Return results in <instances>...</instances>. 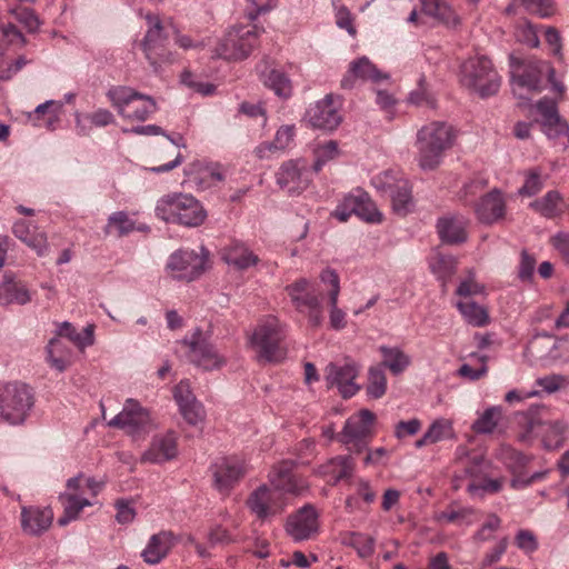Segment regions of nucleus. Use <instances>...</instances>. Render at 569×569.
Returning a JSON list of instances; mask_svg holds the SVG:
<instances>
[{
  "label": "nucleus",
  "mask_w": 569,
  "mask_h": 569,
  "mask_svg": "<svg viewBox=\"0 0 569 569\" xmlns=\"http://www.w3.org/2000/svg\"><path fill=\"white\" fill-rule=\"evenodd\" d=\"M293 137H295V127L293 126L280 127L277 130L276 137L272 141L273 149H276V151L284 150L292 142Z\"/></svg>",
  "instance_id": "69168bd1"
},
{
  "label": "nucleus",
  "mask_w": 569,
  "mask_h": 569,
  "mask_svg": "<svg viewBox=\"0 0 569 569\" xmlns=\"http://www.w3.org/2000/svg\"><path fill=\"white\" fill-rule=\"evenodd\" d=\"M30 300L31 297L26 286L14 281L13 277L6 274L3 281L0 283V305H26Z\"/></svg>",
  "instance_id": "72a5a7b5"
},
{
  "label": "nucleus",
  "mask_w": 569,
  "mask_h": 569,
  "mask_svg": "<svg viewBox=\"0 0 569 569\" xmlns=\"http://www.w3.org/2000/svg\"><path fill=\"white\" fill-rule=\"evenodd\" d=\"M542 188V181L540 178V172L537 170H531L523 183V186L519 189V193L522 196H535L537 194Z\"/></svg>",
  "instance_id": "338daca9"
},
{
  "label": "nucleus",
  "mask_w": 569,
  "mask_h": 569,
  "mask_svg": "<svg viewBox=\"0 0 569 569\" xmlns=\"http://www.w3.org/2000/svg\"><path fill=\"white\" fill-rule=\"evenodd\" d=\"M530 349L532 352L537 353L540 359L547 361H557L561 358V355L558 352L559 342L551 335H537L530 342Z\"/></svg>",
  "instance_id": "e433bc0d"
},
{
  "label": "nucleus",
  "mask_w": 569,
  "mask_h": 569,
  "mask_svg": "<svg viewBox=\"0 0 569 569\" xmlns=\"http://www.w3.org/2000/svg\"><path fill=\"white\" fill-rule=\"evenodd\" d=\"M452 126L443 121H432L417 132L416 147L418 164L422 170H433L441 163L442 157L455 142Z\"/></svg>",
  "instance_id": "f257e3e1"
},
{
  "label": "nucleus",
  "mask_w": 569,
  "mask_h": 569,
  "mask_svg": "<svg viewBox=\"0 0 569 569\" xmlns=\"http://www.w3.org/2000/svg\"><path fill=\"white\" fill-rule=\"evenodd\" d=\"M382 362L379 367L388 368L391 373L399 375L410 365V358L397 347L381 346Z\"/></svg>",
  "instance_id": "58836bf2"
},
{
  "label": "nucleus",
  "mask_w": 569,
  "mask_h": 569,
  "mask_svg": "<svg viewBox=\"0 0 569 569\" xmlns=\"http://www.w3.org/2000/svg\"><path fill=\"white\" fill-rule=\"evenodd\" d=\"M167 267L174 278L192 281L203 272L204 257L194 251L179 250L170 256Z\"/></svg>",
  "instance_id": "4be33fe9"
},
{
  "label": "nucleus",
  "mask_w": 569,
  "mask_h": 569,
  "mask_svg": "<svg viewBox=\"0 0 569 569\" xmlns=\"http://www.w3.org/2000/svg\"><path fill=\"white\" fill-rule=\"evenodd\" d=\"M461 84L481 98L496 94L501 86V78L491 60L486 56L467 59L460 68Z\"/></svg>",
  "instance_id": "39448f33"
},
{
  "label": "nucleus",
  "mask_w": 569,
  "mask_h": 569,
  "mask_svg": "<svg viewBox=\"0 0 569 569\" xmlns=\"http://www.w3.org/2000/svg\"><path fill=\"white\" fill-rule=\"evenodd\" d=\"M287 505L284 496L267 485L256 488L246 501L248 509L260 521L269 520L282 513Z\"/></svg>",
  "instance_id": "4468645a"
},
{
  "label": "nucleus",
  "mask_w": 569,
  "mask_h": 569,
  "mask_svg": "<svg viewBox=\"0 0 569 569\" xmlns=\"http://www.w3.org/2000/svg\"><path fill=\"white\" fill-rule=\"evenodd\" d=\"M500 523L501 520L497 515H490L487 521L475 533L473 540L477 542H485L490 540L492 538L493 532L500 528Z\"/></svg>",
  "instance_id": "13d9d810"
},
{
  "label": "nucleus",
  "mask_w": 569,
  "mask_h": 569,
  "mask_svg": "<svg viewBox=\"0 0 569 569\" xmlns=\"http://www.w3.org/2000/svg\"><path fill=\"white\" fill-rule=\"evenodd\" d=\"M342 543L356 549L358 556L366 559L373 555L376 540L362 532H347L342 537Z\"/></svg>",
  "instance_id": "79ce46f5"
},
{
  "label": "nucleus",
  "mask_w": 569,
  "mask_h": 569,
  "mask_svg": "<svg viewBox=\"0 0 569 569\" xmlns=\"http://www.w3.org/2000/svg\"><path fill=\"white\" fill-rule=\"evenodd\" d=\"M521 6L540 18H549L555 14L556 7L552 0H521Z\"/></svg>",
  "instance_id": "864d4df0"
},
{
  "label": "nucleus",
  "mask_w": 569,
  "mask_h": 569,
  "mask_svg": "<svg viewBox=\"0 0 569 569\" xmlns=\"http://www.w3.org/2000/svg\"><path fill=\"white\" fill-rule=\"evenodd\" d=\"M501 419V409L499 407H491L472 423V430L476 433H491Z\"/></svg>",
  "instance_id": "a18cd8bd"
},
{
  "label": "nucleus",
  "mask_w": 569,
  "mask_h": 569,
  "mask_svg": "<svg viewBox=\"0 0 569 569\" xmlns=\"http://www.w3.org/2000/svg\"><path fill=\"white\" fill-rule=\"evenodd\" d=\"M108 426L121 429L133 438H140L154 428L149 411L133 399L126 401L123 409L108 422Z\"/></svg>",
  "instance_id": "9b49d317"
},
{
  "label": "nucleus",
  "mask_w": 569,
  "mask_h": 569,
  "mask_svg": "<svg viewBox=\"0 0 569 569\" xmlns=\"http://www.w3.org/2000/svg\"><path fill=\"white\" fill-rule=\"evenodd\" d=\"M179 409L184 420L192 426L203 421L206 416L203 406L196 398L179 406Z\"/></svg>",
  "instance_id": "3c124183"
},
{
  "label": "nucleus",
  "mask_w": 569,
  "mask_h": 569,
  "mask_svg": "<svg viewBox=\"0 0 569 569\" xmlns=\"http://www.w3.org/2000/svg\"><path fill=\"white\" fill-rule=\"evenodd\" d=\"M174 542L176 538L171 531L162 530L152 535L141 552L143 561L148 565L159 563L168 556Z\"/></svg>",
  "instance_id": "bb28decb"
},
{
  "label": "nucleus",
  "mask_w": 569,
  "mask_h": 569,
  "mask_svg": "<svg viewBox=\"0 0 569 569\" xmlns=\"http://www.w3.org/2000/svg\"><path fill=\"white\" fill-rule=\"evenodd\" d=\"M566 425L562 421L530 420L525 432L519 435L520 441L527 442L535 437H541L547 450L559 449L565 441Z\"/></svg>",
  "instance_id": "a211bd4d"
},
{
  "label": "nucleus",
  "mask_w": 569,
  "mask_h": 569,
  "mask_svg": "<svg viewBox=\"0 0 569 569\" xmlns=\"http://www.w3.org/2000/svg\"><path fill=\"white\" fill-rule=\"evenodd\" d=\"M213 487L224 496L244 478L248 465L243 458L227 456L218 458L210 467Z\"/></svg>",
  "instance_id": "f8f14e48"
},
{
  "label": "nucleus",
  "mask_w": 569,
  "mask_h": 569,
  "mask_svg": "<svg viewBox=\"0 0 569 569\" xmlns=\"http://www.w3.org/2000/svg\"><path fill=\"white\" fill-rule=\"evenodd\" d=\"M540 123L542 131L550 139H555L569 133V126L565 120L561 119V117L541 119Z\"/></svg>",
  "instance_id": "5fc2aeb1"
},
{
  "label": "nucleus",
  "mask_w": 569,
  "mask_h": 569,
  "mask_svg": "<svg viewBox=\"0 0 569 569\" xmlns=\"http://www.w3.org/2000/svg\"><path fill=\"white\" fill-rule=\"evenodd\" d=\"M353 469L355 462L350 456H338L322 465L319 471L328 478L329 483L336 485L342 479L350 478Z\"/></svg>",
  "instance_id": "7c9ffc66"
},
{
  "label": "nucleus",
  "mask_w": 569,
  "mask_h": 569,
  "mask_svg": "<svg viewBox=\"0 0 569 569\" xmlns=\"http://www.w3.org/2000/svg\"><path fill=\"white\" fill-rule=\"evenodd\" d=\"M94 326L88 325L81 333L77 332L76 328L68 321L62 322L57 331L59 337H66L72 341L76 346L83 349L94 342Z\"/></svg>",
  "instance_id": "a19ab883"
},
{
  "label": "nucleus",
  "mask_w": 569,
  "mask_h": 569,
  "mask_svg": "<svg viewBox=\"0 0 569 569\" xmlns=\"http://www.w3.org/2000/svg\"><path fill=\"white\" fill-rule=\"evenodd\" d=\"M149 29L142 40V50L154 72H160L164 66L174 61L173 53L168 50V34L164 32L160 19L147 16Z\"/></svg>",
  "instance_id": "6e6552de"
},
{
  "label": "nucleus",
  "mask_w": 569,
  "mask_h": 569,
  "mask_svg": "<svg viewBox=\"0 0 569 569\" xmlns=\"http://www.w3.org/2000/svg\"><path fill=\"white\" fill-rule=\"evenodd\" d=\"M154 210L161 220L186 227L201 226L207 218L201 202L193 196L181 192L161 197Z\"/></svg>",
  "instance_id": "f03ea898"
},
{
  "label": "nucleus",
  "mask_w": 569,
  "mask_h": 569,
  "mask_svg": "<svg viewBox=\"0 0 569 569\" xmlns=\"http://www.w3.org/2000/svg\"><path fill=\"white\" fill-rule=\"evenodd\" d=\"M339 107V97L329 93L322 100L309 107L306 112V120L313 128L335 130L342 120Z\"/></svg>",
  "instance_id": "2eb2a0df"
},
{
  "label": "nucleus",
  "mask_w": 569,
  "mask_h": 569,
  "mask_svg": "<svg viewBox=\"0 0 569 569\" xmlns=\"http://www.w3.org/2000/svg\"><path fill=\"white\" fill-rule=\"evenodd\" d=\"M339 149L338 143L333 140H330L323 144H319L315 149V163L312 166L313 171L319 172L322 167L330 160H333L338 157Z\"/></svg>",
  "instance_id": "09e8293b"
},
{
  "label": "nucleus",
  "mask_w": 569,
  "mask_h": 569,
  "mask_svg": "<svg viewBox=\"0 0 569 569\" xmlns=\"http://www.w3.org/2000/svg\"><path fill=\"white\" fill-rule=\"evenodd\" d=\"M562 198L556 190L548 191L542 198L531 202V207L545 218H556L561 214Z\"/></svg>",
  "instance_id": "37998d69"
},
{
  "label": "nucleus",
  "mask_w": 569,
  "mask_h": 569,
  "mask_svg": "<svg viewBox=\"0 0 569 569\" xmlns=\"http://www.w3.org/2000/svg\"><path fill=\"white\" fill-rule=\"evenodd\" d=\"M178 455L177 437L174 432L157 435L152 438L149 448L142 453V463L160 465L174 459Z\"/></svg>",
  "instance_id": "5701e85b"
},
{
  "label": "nucleus",
  "mask_w": 569,
  "mask_h": 569,
  "mask_svg": "<svg viewBox=\"0 0 569 569\" xmlns=\"http://www.w3.org/2000/svg\"><path fill=\"white\" fill-rule=\"evenodd\" d=\"M378 189L386 191L390 199L392 210L400 217L407 216L413 208L411 186L408 180L398 177L392 171H386L373 180Z\"/></svg>",
  "instance_id": "ddd939ff"
},
{
  "label": "nucleus",
  "mask_w": 569,
  "mask_h": 569,
  "mask_svg": "<svg viewBox=\"0 0 569 569\" xmlns=\"http://www.w3.org/2000/svg\"><path fill=\"white\" fill-rule=\"evenodd\" d=\"M515 542L526 553H532L538 549V541L533 532L521 529L517 532Z\"/></svg>",
  "instance_id": "e2e57ef3"
},
{
  "label": "nucleus",
  "mask_w": 569,
  "mask_h": 569,
  "mask_svg": "<svg viewBox=\"0 0 569 569\" xmlns=\"http://www.w3.org/2000/svg\"><path fill=\"white\" fill-rule=\"evenodd\" d=\"M429 266L438 278L446 280L456 271L457 260L452 256L438 252L431 258Z\"/></svg>",
  "instance_id": "49530a36"
},
{
  "label": "nucleus",
  "mask_w": 569,
  "mask_h": 569,
  "mask_svg": "<svg viewBox=\"0 0 569 569\" xmlns=\"http://www.w3.org/2000/svg\"><path fill=\"white\" fill-rule=\"evenodd\" d=\"M421 11L447 26H457L459 19L455 11L442 0H420Z\"/></svg>",
  "instance_id": "c9c22d12"
},
{
  "label": "nucleus",
  "mask_w": 569,
  "mask_h": 569,
  "mask_svg": "<svg viewBox=\"0 0 569 569\" xmlns=\"http://www.w3.org/2000/svg\"><path fill=\"white\" fill-rule=\"evenodd\" d=\"M388 78V74L380 72L367 57H361L350 63L347 74L341 79V87L351 89L357 79L379 82Z\"/></svg>",
  "instance_id": "393cba45"
},
{
  "label": "nucleus",
  "mask_w": 569,
  "mask_h": 569,
  "mask_svg": "<svg viewBox=\"0 0 569 569\" xmlns=\"http://www.w3.org/2000/svg\"><path fill=\"white\" fill-rule=\"evenodd\" d=\"M13 16L29 32H34L40 26L39 18L33 10L29 8H20L14 10Z\"/></svg>",
  "instance_id": "bf43d9fd"
},
{
  "label": "nucleus",
  "mask_w": 569,
  "mask_h": 569,
  "mask_svg": "<svg viewBox=\"0 0 569 569\" xmlns=\"http://www.w3.org/2000/svg\"><path fill=\"white\" fill-rule=\"evenodd\" d=\"M550 243L561 258L569 263V232L560 231L550 239Z\"/></svg>",
  "instance_id": "774afa93"
},
{
  "label": "nucleus",
  "mask_w": 569,
  "mask_h": 569,
  "mask_svg": "<svg viewBox=\"0 0 569 569\" xmlns=\"http://www.w3.org/2000/svg\"><path fill=\"white\" fill-rule=\"evenodd\" d=\"M295 462L283 460L272 467L269 472V481L272 489L284 495L300 496L308 489V483L293 473Z\"/></svg>",
  "instance_id": "aec40b11"
},
{
  "label": "nucleus",
  "mask_w": 569,
  "mask_h": 569,
  "mask_svg": "<svg viewBox=\"0 0 569 569\" xmlns=\"http://www.w3.org/2000/svg\"><path fill=\"white\" fill-rule=\"evenodd\" d=\"M284 339V325L278 318L269 316L254 328L250 345L260 361L280 362L287 356V349L282 346Z\"/></svg>",
  "instance_id": "20e7f679"
},
{
  "label": "nucleus",
  "mask_w": 569,
  "mask_h": 569,
  "mask_svg": "<svg viewBox=\"0 0 569 569\" xmlns=\"http://www.w3.org/2000/svg\"><path fill=\"white\" fill-rule=\"evenodd\" d=\"M518 277L521 281H530L536 268V259L527 250L521 251Z\"/></svg>",
  "instance_id": "0e129e2a"
},
{
  "label": "nucleus",
  "mask_w": 569,
  "mask_h": 569,
  "mask_svg": "<svg viewBox=\"0 0 569 569\" xmlns=\"http://www.w3.org/2000/svg\"><path fill=\"white\" fill-rule=\"evenodd\" d=\"M437 231L441 241L449 244H458L467 240L466 222L455 216L440 218L437 222Z\"/></svg>",
  "instance_id": "c85d7f7f"
},
{
  "label": "nucleus",
  "mask_w": 569,
  "mask_h": 569,
  "mask_svg": "<svg viewBox=\"0 0 569 569\" xmlns=\"http://www.w3.org/2000/svg\"><path fill=\"white\" fill-rule=\"evenodd\" d=\"M182 343L188 348L189 361L203 370L218 369L224 363L216 349L203 338L200 329H197L191 338L184 339Z\"/></svg>",
  "instance_id": "dca6fc26"
},
{
  "label": "nucleus",
  "mask_w": 569,
  "mask_h": 569,
  "mask_svg": "<svg viewBox=\"0 0 569 569\" xmlns=\"http://www.w3.org/2000/svg\"><path fill=\"white\" fill-rule=\"evenodd\" d=\"M134 229L136 223L129 214L124 211H117L109 217L104 232L106 234H110L114 230L118 237H123Z\"/></svg>",
  "instance_id": "c03bdc74"
},
{
  "label": "nucleus",
  "mask_w": 569,
  "mask_h": 569,
  "mask_svg": "<svg viewBox=\"0 0 569 569\" xmlns=\"http://www.w3.org/2000/svg\"><path fill=\"white\" fill-rule=\"evenodd\" d=\"M63 506V515L58 519L60 526H66L76 520L84 507L91 506V501L76 492H64L59 497Z\"/></svg>",
  "instance_id": "f704fd0d"
},
{
  "label": "nucleus",
  "mask_w": 569,
  "mask_h": 569,
  "mask_svg": "<svg viewBox=\"0 0 569 569\" xmlns=\"http://www.w3.org/2000/svg\"><path fill=\"white\" fill-rule=\"evenodd\" d=\"M34 403L32 389L24 382L0 381V418L11 425H20Z\"/></svg>",
  "instance_id": "423d86ee"
},
{
  "label": "nucleus",
  "mask_w": 569,
  "mask_h": 569,
  "mask_svg": "<svg viewBox=\"0 0 569 569\" xmlns=\"http://www.w3.org/2000/svg\"><path fill=\"white\" fill-rule=\"evenodd\" d=\"M222 259L239 270L248 269L259 261L258 257L240 242H232L226 247L222 250Z\"/></svg>",
  "instance_id": "2f4dec72"
},
{
  "label": "nucleus",
  "mask_w": 569,
  "mask_h": 569,
  "mask_svg": "<svg viewBox=\"0 0 569 569\" xmlns=\"http://www.w3.org/2000/svg\"><path fill=\"white\" fill-rule=\"evenodd\" d=\"M108 97L120 116L132 121H144L157 110L156 101L130 87H116Z\"/></svg>",
  "instance_id": "0eeeda50"
},
{
  "label": "nucleus",
  "mask_w": 569,
  "mask_h": 569,
  "mask_svg": "<svg viewBox=\"0 0 569 569\" xmlns=\"http://www.w3.org/2000/svg\"><path fill=\"white\" fill-rule=\"evenodd\" d=\"M286 291L299 312H305V307L312 302L315 303V299L318 298L311 282L306 278H300L291 284H288Z\"/></svg>",
  "instance_id": "473e14b6"
},
{
  "label": "nucleus",
  "mask_w": 569,
  "mask_h": 569,
  "mask_svg": "<svg viewBox=\"0 0 569 569\" xmlns=\"http://www.w3.org/2000/svg\"><path fill=\"white\" fill-rule=\"evenodd\" d=\"M516 37L518 41L531 48H537L540 43L537 30L529 21H525L517 27Z\"/></svg>",
  "instance_id": "6e6d98bb"
},
{
  "label": "nucleus",
  "mask_w": 569,
  "mask_h": 569,
  "mask_svg": "<svg viewBox=\"0 0 569 569\" xmlns=\"http://www.w3.org/2000/svg\"><path fill=\"white\" fill-rule=\"evenodd\" d=\"M456 293L463 300H471V297L485 293V286L469 277L459 283Z\"/></svg>",
  "instance_id": "4d7b16f0"
},
{
  "label": "nucleus",
  "mask_w": 569,
  "mask_h": 569,
  "mask_svg": "<svg viewBox=\"0 0 569 569\" xmlns=\"http://www.w3.org/2000/svg\"><path fill=\"white\" fill-rule=\"evenodd\" d=\"M257 26L234 27L226 32L216 48L218 57L226 60L246 59L258 42Z\"/></svg>",
  "instance_id": "1a4fd4ad"
},
{
  "label": "nucleus",
  "mask_w": 569,
  "mask_h": 569,
  "mask_svg": "<svg viewBox=\"0 0 569 569\" xmlns=\"http://www.w3.org/2000/svg\"><path fill=\"white\" fill-rule=\"evenodd\" d=\"M367 393L375 398H381L387 390V378L381 367H371L368 373Z\"/></svg>",
  "instance_id": "de8ad7c7"
},
{
  "label": "nucleus",
  "mask_w": 569,
  "mask_h": 569,
  "mask_svg": "<svg viewBox=\"0 0 569 569\" xmlns=\"http://www.w3.org/2000/svg\"><path fill=\"white\" fill-rule=\"evenodd\" d=\"M62 107V102L48 100L36 108L34 114L39 117L48 113L47 127L49 129H53L54 124L59 121V114L61 113Z\"/></svg>",
  "instance_id": "603ef678"
},
{
  "label": "nucleus",
  "mask_w": 569,
  "mask_h": 569,
  "mask_svg": "<svg viewBox=\"0 0 569 569\" xmlns=\"http://www.w3.org/2000/svg\"><path fill=\"white\" fill-rule=\"evenodd\" d=\"M511 89L519 104H526L533 94L542 91L545 74L555 76V69L541 60L520 62L511 57Z\"/></svg>",
  "instance_id": "7ed1b4c3"
},
{
  "label": "nucleus",
  "mask_w": 569,
  "mask_h": 569,
  "mask_svg": "<svg viewBox=\"0 0 569 569\" xmlns=\"http://www.w3.org/2000/svg\"><path fill=\"white\" fill-rule=\"evenodd\" d=\"M408 101L416 106H429L435 107V99L427 91V88L425 86V79L421 78L419 80V87L410 92L408 97Z\"/></svg>",
  "instance_id": "052dcab7"
},
{
  "label": "nucleus",
  "mask_w": 569,
  "mask_h": 569,
  "mask_svg": "<svg viewBox=\"0 0 569 569\" xmlns=\"http://www.w3.org/2000/svg\"><path fill=\"white\" fill-rule=\"evenodd\" d=\"M376 416L368 409H362L352 415L345 423L339 435V441L357 453L368 449L369 441L373 437V422Z\"/></svg>",
  "instance_id": "9d476101"
},
{
  "label": "nucleus",
  "mask_w": 569,
  "mask_h": 569,
  "mask_svg": "<svg viewBox=\"0 0 569 569\" xmlns=\"http://www.w3.org/2000/svg\"><path fill=\"white\" fill-rule=\"evenodd\" d=\"M356 199L355 214L366 222L380 223L382 221V213L377 209L375 202L370 199L367 192L358 190L352 193Z\"/></svg>",
  "instance_id": "4c0bfd02"
},
{
  "label": "nucleus",
  "mask_w": 569,
  "mask_h": 569,
  "mask_svg": "<svg viewBox=\"0 0 569 569\" xmlns=\"http://www.w3.org/2000/svg\"><path fill=\"white\" fill-rule=\"evenodd\" d=\"M359 373L356 363L347 362L345 365L329 363L325 370V379L329 388L337 387L343 398L356 395L359 387L355 380Z\"/></svg>",
  "instance_id": "412c9836"
},
{
  "label": "nucleus",
  "mask_w": 569,
  "mask_h": 569,
  "mask_svg": "<svg viewBox=\"0 0 569 569\" xmlns=\"http://www.w3.org/2000/svg\"><path fill=\"white\" fill-rule=\"evenodd\" d=\"M457 308L463 319L473 327H485L489 323L488 310L472 300L457 302Z\"/></svg>",
  "instance_id": "ea45409f"
},
{
  "label": "nucleus",
  "mask_w": 569,
  "mask_h": 569,
  "mask_svg": "<svg viewBox=\"0 0 569 569\" xmlns=\"http://www.w3.org/2000/svg\"><path fill=\"white\" fill-rule=\"evenodd\" d=\"M477 359L480 361V366L478 368H473L469 363H463L459 368L458 372L462 378H466L471 381H476L487 373V371H488V367L486 365L487 357L481 356V357H477Z\"/></svg>",
  "instance_id": "680f3d73"
},
{
  "label": "nucleus",
  "mask_w": 569,
  "mask_h": 569,
  "mask_svg": "<svg viewBox=\"0 0 569 569\" xmlns=\"http://www.w3.org/2000/svg\"><path fill=\"white\" fill-rule=\"evenodd\" d=\"M276 177L278 186L288 193L302 192L311 181L308 163L302 159L283 162Z\"/></svg>",
  "instance_id": "f3484780"
},
{
  "label": "nucleus",
  "mask_w": 569,
  "mask_h": 569,
  "mask_svg": "<svg viewBox=\"0 0 569 569\" xmlns=\"http://www.w3.org/2000/svg\"><path fill=\"white\" fill-rule=\"evenodd\" d=\"M432 443L453 437V428L450 420L439 418L435 420L427 430Z\"/></svg>",
  "instance_id": "8fccbe9b"
},
{
  "label": "nucleus",
  "mask_w": 569,
  "mask_h": 569,
  "mask_svg": "<svg viewBox=\"0 0 569 569\" xmlns=\"http://www.w3.org/2000/svg\"><path fill=\"white\" fill-rule=\"evenodd\" d=\"M13 234L33 249L39 256H43L48 249L47 237L43 232H39L26 220H18L12 227Z\"/></svg>",
  "instance_id": "c756f323"
},
{
  "label": "nucleus",
  "mask_w": 569,
  "mask_h": 569,
  "mask_svg": "<svg viewBox=\"0 0 569 569\" xmlns=\"http://www.w3.org/2000/svg\"><path fill=\"white\" fill-rule=\"evenodd\" d=\"M318 517L315 507L307 503L287 518L286 532L297 542L308 540L319 530Z\"/></svg>",
  "instance_id": "6ab92c4d"
},
{
  "label": "nucleus",
  "mask_w": 569,
  "mask_h": 569,
  "mask_svg": "<svg viewBox=\"0 0 569 569\" xmlns=\"http://www.w3.org/2000/svg\"><path fill=\"white\" fill-rule=\"evenodd\" d=\"M475 213L478 220L486 224L501 220L506 214V200L502 192L495 188L481 197L475 204Z\"/></svg>",
  "instance_id": "b1692460"
},
{
  "label": "nucleus",
  "mask_w": 569,
  "mask_h": 569,
  "mask_svg": "<svg viewBox=\"0 0 569 569\" xmlns=\"http://www.w3.org/2000/svg\"><path fill=\"white\" fill-rule=\"evenodd\" d=\"M260 80L266 87L271 89L278 97L289 98L292 94V84L286 73L270 68L267 60H262L258 66Z\"/></svg>",
  "instance_id": "cd10ccee"
},
{
  "label": "nucleus",
  "mask_w": 569,
  "mask_h": 569,
  "mask_svg": "<svg viewBox=\"0 0 569 569\" xmlns=\"http://www.w3.org/2000/svg\"><path fill=\"white\" fill-rule=\"evenodd\" d=\"M53 512L50 508L22 507L21 508V528L32 536L46 531L52 523Z\"/></svg>",
  "instance_id": "a878e982"
}]
</instances>
